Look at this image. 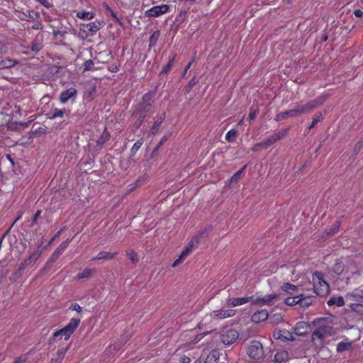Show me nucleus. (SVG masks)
<instances>
[{
	"label": "nucleus",
	"mask_w": 363,
	"mask_h": 363,
	"mask_svg": "<svg viewBox=\"0 0 363 363\" xmlns=\"http://www.w3.org/2000/svg\"><path fill=\"white\" fill-rule=\"evenodd\" d=\"M326 99L325 96H320L316 100L308 102L305 104L298 105L297 107L289 111L281 112L276 116V121H280L288 118H295L301 114L308 113L319 105L322 104Z\"/></svg>",
	"instance_id": "nucleus-1"
},
{
	"label": "nucleus",
	"mask_w": 363,
	"mask_h": 363,
	"mask_svg": "<svg viewBox=\"0 0 363 363\" xmlns=\"http://www.w3.org/2000/svg\"><path fill=\"white\" fill-rule=\"evenodd\" d=\"M314 324L318 326L312 333V339L322 341L325 337L333 334V327L326 323L325 319H317L314 321Z\"/></svg>",
	"instance_id": "nucleus-2"
},
{
	"label": "nucleus",
	"mask_w": 363,
	"mask_h": 363,
	"mask_svg": "<svg viewBox=\"0 0 363 363\" xmlns=\"http://www.w3.org/2000/svg\"><path fill=\"white\" fill-rule=\"evenodd\" d=\"M312 280L313 289L317 295L324 296L329 292V284L324 280L323 274L321 272H314Z\"/></svg>",
	"instance_id": "nucleus-3"
},
{
	"label": "nucleus",
	"mask_w": 363,
	"mask_h": 363,
	"mask_svg": "<svg viewBox=\"0 0 363 363\" xmlns=\"http://www.w3.org/2000/svg\"><path fill=\"white\" fill-rule=\"evenodd\" d=\"M79 323V319L72 318L65 328L58 330L53 333V340H55L58 337H60V338L64 337L65 340H68L78 328Z\"/></svg>",
	"instance_id": "nucleus-4"
},
{
	"label": "nucleus",
	"mask_w": 363,
	"mask_h": 363,
	"mask_svg": "<svg viewBox=\"0 0 363 363\" xmlns=\"http://www.w3.org/2000/svg\"><path fill=\"white\" fill-rule=\"evenodd\" d=\"M153 100V94L147 93L143 97V100L139 105V110L141 111L142 113L139 116L138 127L140 126L143 120L145 118V113L150 110L152 102Z\"/></svg>",
	"instance_id": "nucleus-5"
},
{
	"label": "nucleus",
	"mask_w": 363,
	"mask_h": 363,
	"mask_svg": "<svg viewBox=\"0 0 363 363\" xmlns=\"http://www.w3.org/2000/svg\"><path fill=\"white\" fill-rule=\"evenodd\" d=\"M199 243V240L197 236H194L189 242L188 245L185 247V249L182 252L179 257L174 261L172 264V267H176L177 266L182 264L186 257L192 252L193 247L195 245Z\"/></svg>",
	"instance_id": "nucleus-6"
},
{
	"label": "nucleus",
	"mask_w": 363,
	"mask_h": 363,
	"mask_svg": "<svg viewBox=\"0 0 363 363\" xmlns=\"http://www.w3.org/2000/svg\"><path fill=\"white\" fill-rule=\"evenodd\" d=\"M239 337V333L234 329L226 328L220 332V341L225 345L234 343Z\"/></svg>",
	"instance_id": "nucleus-7"
},
{
	"label": "nucleus",
	"mask_w": 363,
	"mask_h": 363,
	"mask_svg": "<svg viewBox=\"0 0 363 363\" xmlns=\"http://www.w3.org/2000/svg\"><path fill=\"white\" fill-rule=\"evenodd\" d=\"M247 354L250 357L259 360L264 357L263 347L262 344L257 340L252 341L247 349Z\"/></svg>",
	"instance_id": "nucleus-8"
},
{
	"label": "nucleus",
	"mask_w": 363,
	"mask_h": 363,
	"mask_svg": "<svg viewBox=\"0 0 363 363\" xmlns=\"http://www.w3.org/2000/svg\"><path fill=\"white\" fill-rule=\"evenodd\" d=\"M235 315V310L234 309H225V308H219L217 310L212 311L209 315L211 319L215 320H220L228 318L233 317Z\"/></svg>",
	"instance_id": "nucleus-9"
},
{
	"label": "nucleus",
	"mask_w": 363,
	"mask_h": 363,
	"mask_svg": "<svg viewBox=\"0 0 363 363\" xmlns=\"http://www.w3.org/2000/svg\"><path fill=\"white\" fill-rule=\"evenodd\" d=\"M68 246V240L63 241L52 254L47 261L44 270L49 269L52 264L64 252Z\"/></svg>",
	"instance_id": "nucleus-10"
},
{
	"label": "nucleus",
	"mask_w": 363,
	"mask_h": 363,
	"mask_svg": "<svg viewBox=\"0 0 363 363\" xmlns=\"http://www.w3.org/2000/svg\"><path fill=\"white\" fill-rule=\"evenodd\" d=\"M169 9V6L167 4L155 6L147 10L145 12V15L147 17L155 18L167 13Z\"/></svg>",
	"instance_id": "nucleus-11"
},
{
	"label": "nucleus",
	"mask_w": 363,
	"mask_h": 363,
	"mask_svg": "<svg viewBox=\"0 0 363 363\" xmlns=\"http://www.w3.org/2000/svg\"><path fill=\"white\" fill-rule=\"evenodd\" d=\"M277 298L278 296L275 294H267L264 296L257 298L253 301L252 303L259 305L260 306L264 305H270L272 304V301L275 299H277Z\"/></svg>",
	"instance_id": "nucleus-12"
},
{
	"label": "nucleus",
	"mask_w": 363,
	"mask_h": 363,
	"mask_svg": "<svg viewBox=\"0 0 363 363\" xmlns=\"http://www.w3.org/2000/svg\"><path fill=\"white\" fill-rule=\"evenodd\" d=\"M77 95V89L74 87H70L61 92L59 99L62 104H65L68 101L69 99L75 98Z\"/></svg>",
	"instance_id": "nucleus-13"
},
{
	"label": "nucleus",
	"mask_w": 363,
	"mask_h": 363,
	"mask_svg": "<svg viewBox=\"0 0 363 363\" xmlns=\"http://www.w3.org/2000/svg\"><path fill=\"white\" fill-rule=\"evenodd\" d=\"M269 317L267 310L262 309L255 311L251 317V320L254 323H259L266 320Z\"/></svg>",
	"instance_id": "nucleus-14"
},
{
	"label": "nucleus",
	"mask_w": 363,
	"mask_h": 363,
	"mask_svg": "<svg viewBox=\"0 0 363 363\" xmlns=\"http://www.w3.org/2000/svg\"><path fill=\"white\" fill-rule=\"evenodd\" d=\"M252 298V296L242 297V298H233L228 300V305L229 306H233V307L241 306V305H243V304L247 303L249 301H250Z\"/></svg>",
	"instance_id": "nucleus-15"
},
{
	"label": "nucleus",
	"mask_w": 363,
	"mask_h": 363,
	"mask_svg": "<svg viewBox=\"0 0 363 363\" xmlns=\"http://www.w3.org/2000/svg\"><path fill=\"white\" fill-rule=\"evenodd\" d=\"M18 64V61L9 57H0V69H9Z\"/></svg>",
	"instance_id": "nucleus-16"
},
{
	"label": "nucleus",
	"mask_w": 363,
	"mask_h": 363,
	"mask_svg": "<svg viewBox=\"0 0 363 363\" xmlns=\"http://www.w3.org/2000/svg\"><path fill=\"white\" fill-rule=\"evenodd\" d=\"M83 26L86 28L87 32L92 34L97 32L103 25L100 21H96L89 23L84 24Z\"/></svg>",
	"instance_id": "nucleus-17"
},
{
	"label": "nucleus",
	"mask_w": 363,
	"mask_h": 363,
	"mask_svg": "<svg viewBox=\"0 0 363 363\" xmlns=\"http://www.w3.org/2000/svg\"><path fill=\"white\" fill-rule=\"evenodd\" d=\"M117 254H118L117 252L112 253V252H107V251H101L100 252L98 253L96 257H95L92 259V260L93 261L100 260V259L110 260V259H112L116 255H117Z\"/></svg>",
	"instance_id": "nucleus-18"
},
{
	"label": "nucleus",
	"mask_w": 363,
	"mask_h": 363,
	"mask_svg": "<svg viewBox=\"0 0 363 363\" xmlns=\"http://www.w3.org/2000/svg\"><path fill=\"white\" fill-rule=\"evenodd\" d=\"M289 359V353L286 350L278 351L274 355L276 363H284Z\"/></svg>",
	"instance_id": "nucleus-19"
},
{
	"label": "nucleus",
	"mask_w": 363,
	"mask_h": 363,
	"mask_svg": "<svg viewBox=\"0 0 363 363\" xmlns=\"http://www.w3.org/2000/svg\"><path fill=\"white\" fill-rule=\"evenodd\" d=\"M40 256V253L38 251L33 252L29 256V257L26 259L23 263H27L26 267L28 266L34 267L36 264V262L38 260Z\"/></svg>",
	"instance_id": "nucleus-20"
},
{
	"label": "nucleus",
	"mask_w": 363,
	"mask_h": 363,
	"mask_svg": "<svg viewBox=\"0 0 363 363\" xmlns=\"http://www.w3.org/2000/svg\"><path fill=\"white\" fill-rule=\"evenodd\" d=\"M220 358V352L218 350H212L206 357L203 363H217Z\"/></svg>",
	"instance_id": "nucleus-21"
},
{
	"label": "nucleus",
	"mask_w": 363,
	"mask_h": 363,
	"mask_svg": "<svg viewBox=\"0 0 363 363\" xmlns=\"http://www.w3.org/2000/svg\"><path fill=\"white\" fill-rule=\"evenodd\" d=\"M274 338L280 339V340H292L293 339L292 334L286 330L274 332Z\"/></svg>",
	"instance_id": "nucleus-22"
},
{
	"label": "nucleus",
	"mask_w": 363,
	"mask_h": 363,
	"mask_svg": "<svg viewBox=\"0 0 363 363\" xmlns=\"http://www.w3.org/2000/svg\"><path fill=\"white\" fill-rule=\"evenodd\" d=\"M328 306H342L345 305V301L342 296L338 297H331L327 302Z\"/></svg>",
	"instance_id": "nucleus-23"
},
{
	"label": "nucleus",
	"mask_w": 363,
	"mask_h": 363,
	"mask_svg": "<svg viewBox=\"0 0 363 363\" xmlns=\"http://www.w3.org/2000/svg\"><path fill=\"white\" fill-rule=\"evenodd\" d=\"M95 272L94 269L91 268H85L82 272L79 273L76 279H87L92 276V274Z\"/></svg>",
	"instance_id": "nucleus-24"
},
{
	"label": "nucleus",
	"mask_w": 363,
	"mask_h": 363,
	"mask_svg": "<svg viewBox=\"0 0 363 363\" xmlns=\"http://www.w3.org/2000/svg\"><path fill=\"white\" fill-rule=\"evenodd\" d=\"M77 17L83 20H91L94 18L95 13L92 11H82L77 13Z\"/></svg>",
	"instance_id": "nucleus-25"
},
{
	"label": "nucleus",
	"mask_w": 363,
	"mask_h": 363,
	"mask_svg": "<svg viewBox=\"0 0 363 363\" xmlns=\"http://www.w3.org/2000/svg\"><path fill=\"white\" fill-rule=\"evenodd\" d=\"M281 290L289 294H294L297 292L298 287L289 283H284L281 286Z\"/></svg>",
	"instance_id": "nucleus-26"
},
{
	"label": "nucleus",
	"mask_w": 363,
	"mask_h": 363,
	"mask_svg": "<svg viewBox=\"0 0 363 363\" xmlns=\"http://www.w3.org/2000/svg\"><path fill=\"white\" fill-rule=\"evenodd\" d=\"M27 263H21L16 272H15L11 277L13 281H16L22 276L23 271L26 268Z\"/></svg>",
	"instance_id": "nucleus-27"
},
{
	"label": "nucleus",
	"mask_w": 363,
	"mask_h": 363,
	"mask_svg": "<svg viewBox=\"0 0 363 363\" xmlns=\"http://www.w3.org/2000/svg\"><path fill=\"white\" fill-rule=\"evenodd\" d=\"M67 350H60L57 351L55 357L52 358L50 363H62L65 357Z\"/></svg>",
	"instance_id": "nucleus-28"
},
{
	"label": "nucleus",
	"mask_w": 363,
	"mask_h": 363,
	"mask_svg": "<svg viewBox=\"0 0 363 363\" xmlns=\"http://www.w3.org/2000/svg\"><path fill=\"white\" fill-rule=\"evenodd\" d=\"M352 347V344L350 342H340L337 345V352H342L346 350H349Z\"/></svg>",
	"instance_id": "nucleus-29"
},
{
	"label": "nucleus",
	"mask_w": 363,
	"mask_h": 363,
	"mask_svg": "<svg viewBox=\"0 0 363 363\" xmlns=\"http://www.w3.org/2000/svg\"><path fill=\"white\" fill-rule=\"evenodd\" d=\"M301 300V294L294 297H288L285 299L284 303L288 306H295L299 303Z\"/></svg>",
	"instance_id": "nucleus-30"
},
{
	"label": "nucleus",
	"mask_w": 363,
	"mask_h": 363,
	"mask_svg": "<svg viewBox=\"0 0 363 363\" xmlns=\"http://www.w3.org/2000/svg\"><path fill=\"white\" fill-rule=\"evenodd\" d=\"M344 265L341 260L337 259L333 266V271L335 274L340 275L343 272Z\"/></svg>",
	"instance_id": "nucleus-31"
},
{
	"label": "nucleus",
	"mask_w": 363,
	"mask_h": 363,
	"mask_svg": "<svg viewBox=\"0 0 363 363\" xmlns=\"http://www.w3.org/2000/svg\"><path fill=\"white\" fill-rule=\"evenodd\" d=\"M238 136V132L235 129L230 130L225 135V140L228 142L234 141Z\"/></svg>",
	"instance_id": "nucleus-32"
},
{
	"label": "nucleus",
	"mask_w": 363,
	"mask_h": 363,
	"mask_svg": "<svg viewBox=\"0 0 363 363\" xmlns=\"http://www.w3.org/2000/svg\"><path fill=\"white\" fill-rule=\"evenodd\" d=\"M212 230L211 226H206L203 228H202L197 235L195 236H197V238L199 241L200 239H201L203 237L207 235Z\"/></svg>",
	"instance_id": "nucleus-33"
},
{
	"label": "nucleus",
	"mask_w": 363,
	"mask_h": 363,
	"mask_svg": "<svg viewBox=\"0 0 363 363\" xmlns=\"http://www.w3.org/2000/svg\"><path fill=\"white\" fill-rule=\"evenodd\" d=\"M301 300L299 301L301 306L307 307L312 303V299L309 296H304L303 294H301Z\"/></svg>",
	"instance_id": "nucleus-34"
},
{
	"label": "nucleus",
	"mask_w": 363,
	"mask_h": 363,
	"mask_svg": "<svg viewBox=\"0 0 363 363\" xmlns=\"http://www.w3.org/2000/svg\"><path fill=\"white\" fill-rule=\"evenodd\" d=\"M288 130H289V128H285V129L279 130V132H277L275 134L272 135L274 138V140L277 142V141L282 139L283 138H284L286 136V133H288Z\"/></svg>",
	"instance_id": "nucleus-35"
},
{
	"label": "nucleus",
	"mask_w": 363,
	"mask_h": 363,
	"mask_svg": "<svg viewBox=\"0 0 363 363\" xmlns=\"http://www.w3.org/2000/svg\"><path fill=\"white\" fill-rule=\"evenodd\" d=\"M126 255L130 259V261L133 263L138 262V257L135 252H134L133 250H128L126 251Z\"/></svg>",
	"instance_id": "nucleus-36"
},
{
	"label": "nucleus",
	"mask_w": 363,
	"mask_h": 363,
	"mask_svg": "<svg viewBox=\"0 0 363 363\" xmlns=\"http://www.w3.org/2000/svg\"><path fill=\"white\" fill-rule=\"evenodd\" d=\"M65 113V109H58L55 108L52 112V115L50 117L51 119H54L56 118H61Z\"/></svg>",
	"instance_id": "nucleus-37"
},
{
	"label": "nucleus",
	"mask_w": 363,
	"mask_h": 363,
	"mask_svg": "<svg viewBox=\"0 0 363 363\" xmlns=\"http://www.w3.org/2000/svg\"><path fill=\"white\" fill-rule=\"evenodd\" d=\"M175 55H173L169 60L168 63L163 67L161 74H167L172 67Z\"/></svg>",
	"instance_id": "nucleus-38"
},
{
	"label": "nucleus",
	"mask_w": 363,
	"mask_h": 363,
	"mask_svg": "<svg viewBox=\"0 0 363 363\" xmlns=\"http://www.w3.org/2000/svg\"><path fill=\"white\" fill-rule=\"evenodd\" d=\"M270 322L273 324H279L282 321V316L280 313L274 314L269 317Z\"/></svg>",
	"instance_id": "nucleus-39"
},
{
	"label": "nucleus",
	"mask_w": 363,
	"mask_h": 363,
	"mask_svg": "<svg viewBox=\"0 0 363 363\" xmlns=\"http://www.w3.org/2000/svg\"><path fill=\"white\" fill-rule=\"evenodd\" d=\"M262 142L264 145V148H265V149L273 145L276 143V141L274 140L272 135H270L269 137H268L267 139L262 140Z\"/></svg>",
	"instance_id": "nucleus-40"
},
{
	"label": "nucleus",
	"mask_w": 363,
	"mask_h": 363,
	"mask_svg": "<svg viewBox=\"0 0 363 363\" xmlns=\"http://www.w3.org/2000/svg\"><path fill=\"white\" fill-rule=\"evenodd\" d=\"M340 227V223L339 221H336L330 228L328 232V235H333L338 232Z\"/></svg>",
	"instance_id": "nucleus-41"
},
{
	"label": "nucleus",
	"mask_w": 363,
	"mask_h": 363,
	"mask_svg": "<svg viewBox=\"0 0 363 363\" xmlns=\"http://www.w3.org/2000/svg\"><path fill=\"white\" fill-rule=\"evenodd\" d=\"M160 33L158 31L154 32L150 38V45H155L159 38Z\"/></svg>",
	"instance_id": "nucleus-42"
},
{
	"label": "nucleus",
	"mask_w": 363,
	"mask_h": 363,
	"mask_svg": "<svg viewBox=\"0 0 363 363\" xmlns=\"http://www.w3.org/2000/svg\"><path fill=\"white\" fill-rule=\"evenodd\" d=\"M143 143V139L137 140L134 145H133L131 148V152L133 154H135L136 152L141 147Z\"/></svg>",
	"instance_id": "nucleus-43"
},
{
	"label": "nucleus",
	"mask_w": 363,
	"mask_h": 363,
	"mask_svg": "<svg viewBox=\"0 0 363 363\" xmlns=\"http://www.w3.org/2000/svg\"><path fill=\"white\" fill-rule=\"evenodd\" d=\"M245 169V166H244L241 169L236 172L230 178V182H236L241 176L244 169Z\"/></svg>",
	"instance_id": "nucleus-44"
},
{
	"label": "nucleus",
	"mask_w": 363,
	"mask_h": 363,
	"mask_svg": "<svg viewBox=\"0 0 363 363\" xmlns=\"http://www.w3.org/2000/svg\"><path fill=\"white\" fill-rule=\"evenodd\" d=\"M31 50L34 52H38L42 48V45L40 42L37 40L34 41L31 45Z\"/></svg>",
	"instance_id": "nucleus-45"
},
{
	"label": "nucleus",
	"mask_w": 363,
	"mask_h": 363,
	"mask_svg": "<svg viewBox=\"0 0 363 363\" xmlns=\"http://www.w3.org/2000/svg\"><path fill=\"white\" fill-rule=\"evenodd\" d=\"M9 52V47L6 43L0 40V54H6Z\"/></svg>",
	"instance_id": "nucleus-46"
},
{
	"label": "nucleus",
	"mask_w": 363,
	"mask_h": 363,
	"mask_svg": "<svg viewBox=\"0 0 363 363\" xmlns=\"http://www.w3.org/2000/svg\"><path fill=\"white\" fill-rule=\"evenodd\" d=\"M94 67V62L92 60H86L84 63V72L91 70Z\"/></svg>",
	"instance_id": "nucleus-47"
},
{
	"label": "nucleus",
	"mask_w": 363,
	"mask_h": 363,
	"mask_svg": "<svg viewBox=\"0 0 363 363\" xmlns=\"http://www.w3.org/2000/svg\"><path fill=\"white\" fill-rule=\"evenodd\" d=\"M322 119V115L319 114L316 116L315 118H313V121L310 126L308 127L309 129L313 128L319 121H320Z\"/></svg>",
	"instance_id": "nucleus-48"
},
{
	"label": "nucleus",
	"mask_w": 363,
	"mask_h": 363,
	"mask_svg": "<svg viewBox=\"0 0 363 363\" xmlns=\"http://www.w3.org/2000/svg\"><path fill=\"white\" fill-rule=\"evenodd\" d=\"M160 123H161L160 122H155L154 123V125H152V127L151 128L150 133H151L152 135L155 134L159 130Z\"/></svg>",
	"instance_id": "nucleus-49"
},
{
	"label": "nucleus",
	"mask_w": 363,
	"mask_h": 363,
	"mask_svg": "<svg viewBox=\"0 0 363 363\" xmlns=\"http://www.w3.org/2000/svg\"><path fill=\"white\" fill-rule=\"evenodd\" d=\"M262 149H264V145H263L262 142H260V143L255 144L252 147V150L254 152H258V151L261 150Z\"/></svg>",
	"instance_id": "nucleus-50"
},
{
	"label": "nucleus",
	"mask_w": 363,
	"mask_h": 363,
	"mask_svg": "<svg viewBox=\"0 0 363 363\" xmlns=\"http://www.w3.org/2000/svg\"><path fill=\"white\" fill-rule=\"evenodd\" d=\"M145 179H146V176L145 175L140 176L135 182L138 184V186H140L142 184H143V183L145 182Z\"/></svg>",
	"instance_id": "nucleus-51"
},
{
	"label": "nucleus",
	"mask_w": 363,
	"mask_h": 363,
	"mask_svg": "<svg viewBox=\"0 0 363 363\" xmlns=\"http://www.w3.org/2000/svg\"><path fill=\"white\" fill-rule=\"evenodd\" d=\"M70 308L73 311H77L78 313L82 311V308L77 303L72 304Z\"/></svg>",
	"instance_id": "nucleus-52"
},
{
	"label": "nucleus",
	"mask_w": 363,
	"mask_h": 363,
	"mask_svg": "<svg viewBox=\"0 0 363 363\" xmlns=\"http://www.w3.org/2000/svg\"><path fill=\"white\" fill-rule=\"evenodd\" d=\"M180 362L181 363H190L191 359L187 356H183L180 358Z\"/></svg>",
	"instance_id": "nucleus-53"
},
{
	"label": "nucleus",
	"mask_w": 363,
	"mask_h": 363,
	"mask_svg": "<svg viewBox=\"0 0 363 363\" xmlns=\"http://www.w3.org/2000/svg\"><path fill=\"white\" fill-rule=\"evenodd\" d=\"M354 15L357 17L361 18L363 16V11L361 9H356L354 11Z\"/></svg>",
	"instance_id": "nucleus-54"
},
{
	"label": "nucleus",
	"mask_w": 363,
	"mask_h": 363,
	"mask_svg": "<svg viewBox=\"0 0 363 363\" xmlns=\"http://www.w3.org/2000/svg\"><path fill=\"white\" fill-rule=\"evenodd\" d=\"M40 214H41L40 210H38L36 211V213H35L34 217H33V224H35L36 223V220H37L38 218L40 216Z\"/></svg>",
	"instance_id": "nucleus-55"
},
{
	"label": "nucleus",
	"mask_w": 363,
	"mask_h": 363,
	"mask_svg": "<svg viewBox=\"0 0 363 363\" xmlns=\"http://www.w3.org/2000/svg\"><path fill=\"white\" fill-rule=\"evenodd\" d=\"M138 184L134 182L128 186V191H132L138 187Z\"/></svg>",
	"instance_id": "nucleus-56"
},
{
	"label": "nucleus",
	"mask_w": 363,
	"mask_h": 363,
	"mask_svg": "<svg viewBox=\"0 0 363 363\" xmlns=\"http://www.w3.org/2000/svg\"><path fill=\"white\" fill-rule=\"evenodd\" d=\"M249 117L250 120H254L256 117V111L250 112Z\"/></svg>",
	"instance_id": "nucleus-57"
},
{
	"label": "nucleus",
	"mask_w": 363,
	"mask_h": 363,
	"mask_svg": "<svg viewBox=\"0 0 363 363\" xmlns=\"http://www.w3.org/2000/svg\"><path fill=\"white\" fill-rule=\"evenodd\" d=\"M23 362H24V359L19 357V358L16 359L13 363H23Z\"/></svg>",
	"instance_id": "nucleus-58"
},
{
	"label": "nucleus",
	"mask_w": 363,
	"mask_h": 363,
	"mask_svg": "<svg viewBox=\"0 0 363 363\" xmlns=\"http://www.w3.org/2000/svg\"><path fill=\"white\" fill-rule=\"evenodd\" d=\"M167 138H168V136H164L162 138V139L161 140V141L160 142L159 146L162 145L163 144V143L167 140Z\"/></svg>",
	"instance_id": "nucleus-59"
},
{
	"label": "nucleus",
	"mask_w": 363,
	"mask_h": 363,
	"mask_svg": "<svg viewBox=\"0 0 363 363\" xmlns=\"http://www.w3.org/2000/svg\"><path fill=\"white\" fill-rule=\"evenodd\" d=\"M191 63L192 62H190L185 67L184 69V73H186L187 72V70L190 68L191 65Z\"/></svg>",
	"instance_id": "nucleus-60"
},
{
	"label": "nucleus",
	"mask_w": 363,
	"mask_h": 363,
	"mask_svg": "<svg viewBox=\"0 0 363 363\" xmlns=\"http://www.w3.org/2000/svg\"><path fill=\"white\" fill-rule=\"evenodd\" d=\"M39 25L38 24H34L32 26L33 29H39Z\"/></svg>",
	"instance_id": "nucleus-61"
},
{
	"label": "nucleus",
	"mask_w": 363,
	"mask_h": 363,
	"mask_svg": "<svg viewBox=\"0 0 363 363\" xmlns=\"http://www.w3.org/2000/svg\"><path fill=\"white\" fill-rule=\"evenodd\" d=\"M179 1L181 2H187V1L194 2L196 0H179Z\"/></svg>",
	"instance_id": "nucleus-62"
},
{
	"label": "nucleus",
	"mask_w": 363,
	"mask_h": 363,
	"mask_svg": "<svg viewBox=\"0 0 363 363\" xmlns=\"http://www.w3.org/2000/svg\"><path fill=\"white\" fill-rule=\"evenodd\" d=\"M60 234V231H59L54 237V238H55L56 237H57Z\"/></svg>",
	"instance_id": "nucleus-63"
},
{
	"label": "nucleus",
	"mask_w": 363,
	"mask_h": 363,
	"mask_svg": "<svg viewBox=\"0 0 363 363\" xmlns=\"http://www.w3.org/2000/svg\"><path fill=\"white\" fill-rule=\"evenodd\" d=\"M190 84H191V85L195 84V82H194V80H191V82H190Z\"/></svg>",
	"instance_id": "nucleus-64"
}]
</instances>
